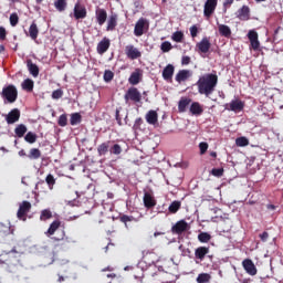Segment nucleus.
<instances>
[{"label": "nucleus", "instance_id": "f257e3e1", "mask_svg": "<svg viewBox=\"0 0 283 283\" xmlns=\"http://www.w3.org/2000/svg\"><path fill=\"white\" fill-rule=\"evenodd\" d=\"M196 85L201 95L209 97L216 91L218 76L216 74H206L199 78Z\"/></svg>", "mask_w": 283, "mask_h": 283}, {"label": "nucleus", "instance_id": "f03ea898", "mask_svg": "<svg viewBox=\"0 0 283 283\" xmlns=\"http://www.w3.org/2000/svg\"><path fill=\"white\" fill-rule=\"evenodd\" d=\"M55 232L56 235L53 238L55 241H63V244L66 243H73L75 242L74 240H72L71 238L65 235V230L61 229V221L60 220H55L50 224V228L48 229V231L45 232V234L48 237L53 235Z\"/></svg>", "mask_w": 283, "mask_h": 283}, {"label": "nucleus", "instance_id": "7ed1b4c3", "mask_svg": "<svg viewBox=\"0 0 283 283\" xmlns=\"http://www.w3.org/2000/svg\"><path fill=\"white\" fill-rule=\"evenodd\" d=\"M1 96L9 103H14L18 98V91L14 85H8L7 87H3Z\"/></svg>", "mask_w": 283, "mask_h": 283}, {"label": "nucleus", "instance_id": "20e7f679", "mask_svg": "<svg viewBox=\"0 0 283 283\" xmlns=\"http://www.w3.org/2000/svg\"><path fill=\"white\" fill-rule=\"evenodd\" d=\"M31 208H32V205L29 201H22L19 205V210L17 212L18 219L22 220V221H25L27 217H28V213L30 212Z\"/></svg>", "mask_w": 283, "mask_h": 283}, {"label": "nucleus", "instance_id": "39448f33", "mask_svg": "<svg viewBox=\"0 0 283 283\" xmlns=\"http://www.w3.org/2000/svg\"><path fill=\"white\" fill-rule=\"evenodd\" d=\"M148 29H149V21L147 19L140 18L135 25L134 34L136 36H142L145 30L147 31Z\"/></svg>", "mask_w": 283, "mask_h": 283}, {"label": "nucleus", "instance_id": "423d86ee", "mask_svg": "<svg viewBox=\"0 0 283 283\" xmlns=\"http://www.w3.org/2000/svg\"><path fill=\"white\" fill-rule=\"evenodd\" d=\"M218 7V0H207L203 8V15L207 19H210L212 14L216 12Z\"/></svg>", "mask_w": 283, "mask_h": 283}, {"label": "nucleus", "instance_id": "0eeeda50", "mask_svg": "<svg viewBox=\"0 0 283 283\" xmlns=\"http://www.w3.org/2000/svg\"><path fill=\"white\" fill-rule=\"evenodd\" d=\"M125 102L133 101L135 103H139L142 101V94L136 87H130L124 96Z\"/></svg>", "mask_w": 283, "mask_h": 283}, {"label": "nucleus", "instance_id": "6e6552de", "mask_svg": "<svg viewBox=\"0 0 283 283\" xmlns=\"http://www.w3.org/2000/svg\"><path fill=\"white\" fill-rule=\"evenodd\" d=\"M245 103L241 99H233L230 104H226L224 108L230 112L239 113L244 109Z\"/></svg>", "mask_w": 283, "mask_h": 283}, {"label": "nucleus", "instance_id": "1a4fd4ad", "mask_svg": "<svg viewBox=\"0 0 283 283\" xmlns=\"http://www.w3.org/2000/svg\"><path fill=\"white\" fill-rule=\"evenodd\" d=\"M87 17V11L80 1L76 2L74 7V18L75 20H83Z\"/></svg>", "mask_w": 283, "mask_h": 283}, {"label": "nucleus", "instance_id": "9d476101", "mask_svg": "<svg viewBox=\"0 0 283 283\" xmlns=\"http://www.w3.org/2000/svg\"><path fill=\"white\" fill-rule=\"evenodd\" d=\"M242 265L248 274L252 276L258 274V269L251 259L243 260Z\"/></svg>", "mask_w": 283, "mask_h": 283}, {"label": "nucleus", "instance_id": "9b49d317", "mask_svg": "<svg viewBox=\"0 0 283 283\" xmlns=\"http://www.w3.org/2000/svg\"><path fill=\"white\" fill-rule=\"evenodd\" d=\"M125 54L129 60H137L142 57V53L134 45H127L125 48Z\"/></svg>", "mask_w": 283, "mask_h": 283}, {"label": "nucleus", "instance_id": "f8f14e48", "mask_svg": "<svg viewBox=\"0 0 283 283\" xmlns=\"http://www.w3.org/2000/svg\"><path fill=\"white\" fill-rule=\"evenodd\" d=\"M188 229L189 224L185 220H180L171 228V231L175 234H182Z\"/></svg>", "mask_w": 283, "mask_h": 283}, {"label": "nucleus", "instance_id": "ddd939ff", "mask_svg": "<svg viewBox=\"0 0 283 283\" xmlns=\"http://www.w3.org/2000/svg\"><path fill=\"white\" fill-rule=\"evenodd\" d=\"M238 19L241 21H249L251 19V10L248 6H243L241 9L237 12Z\"/></svg>", "mask_w": 283, "mask_h": 283}, {"label": "nucleus", "instance_id": "4468645a", "mask_svg": "<svg viewBox=\"0 0 283 283\" xmlns=\"http://www.w3.org/2000/svg\"><path fill=\"white\" fill-rule=\"evenodd\" d=\"M248 38L251 42V46L254 51L260 49V41H259V34L255 31H250L248 34Z\"/></svg>", "mask_w": 283, "mask_h": 283}, {"label": "nucleus", "instance_id": "2eb2a0df", "mask_svg": "<svg viewBox=\"0 0 283 283\" xmlns=\"http://www.w3.org/2000/svg\"><path fill=\"white\" fill-rule=\"evenodd\" d=\"M95 17L98 25L102 27L107 20V12L106 10L98 8L95 11Z\"/></svg>", "mask_w": 283, "mask_h": 283}, {"label": "nucleus", "instance_id": "dca6fc26", "mask_svg": "<svg viewBox=\"0 0 283 283\" xmlns=\"http://www.w3.org/2000/svg\"><path fill=\"white\" fill-rule=\"evenodd\" d=\"M118 15L116 13H112L107 21L106 31L113 32L117 27Z\"/></svg>", "mask_w": 283, "mask_h": 283}, {"label": "nucleus", "instance_id": "f3484780", "mask_svg": "<svg viewBox=\"0 0 283 283\" xmlns=\"http://www.w3.org/2000/svg\"><path fill=\"white\" fill-rule=\"evenodd\" d=\"M156 205H157V201H156V199L153 197V195L149 193V192H145V195H144V206H145L147 209H151V208H154Z\"/></svg>", "mask_w": 283, "mask_h": 283}, {"label": "nucleus", "instance_id": "a211bd4d", "mask_svg": "<svg viewBox=\"0 0 283 283\" xmlns=\"http://www.w3.org/2000/svg\"><path fill=\"white\" fill-rule=\"evenodd\" d=\"M20 118V111L14 108L12 109L6 117L7 123L10 124H14L19 120Z\"/></svg>", "mask_w": 283, "mask_h": 283}, {"label": "nucleus", "instance_id": "6ab92c4d", "mask_svg": "<svg viewBox=\"0 0 283 283\" xmlns=\"http://www.w3.org/2000/svg\"><path fill=\"white\" fill-rule=\"evenodd\" d=\"M197 48H198L199 52L206 54L209 52V50L211 48V43L208 38H203L202 41L197 44Z\"/></svg>", "mask_w": 283, "mask_h": 283}, {"label": "nucleus", "instance_id": "aec40b11", "mask_svg": "<svg viewBox=\"0 0 283 283\" xmlns=\"http://www.w3.org/2000/svg\"><path fill=\"white\" fill-rule=\"evenodd\" d=\"M210 252L209 247H199L195 251L196 259L203 261L206 255Z\"/></svg>", "mask_w": 283, "mask_h": 283}, {"label": "nucleus", "instance_id": "412c9836", "mask_svg": "<svg viewBox=\"0 0 283 283\" xmlns=\"http://www.w3.org/2000/svg\"><path fill=\"white\" fill-rule=\"evenodd\" d=\"M111 46V42L108 39L104 38L98 44H97V53L103 55Z\"/></svg>", "mask_w": 283, "mask_h": 283}, {"label": "nucleus", "instance_id": "4be33fe9", "mask_svg": "<svg viewBox=\"0 0 283 283\" xmlns=\"http://www.w3.org/2000/svg\"><path fill=\"white\" fill-rule=\"evenodd\" d=\"M174 73H175V67H174V65H171V64L167 65V66L164 69V72H163V77H164V80L167 81V82H171V81H172Z\"/></svg>", "mask_w": 283, "mask_h": 283}, {"label": "nucleus", "instance_id": "5701e85b", "mask_svg": "<svg viewBox=\"0 0 283 283\" xmlns=\"http://www.w3.org/2000/svg\"><path fill=\"white\" fill-rule=\"evenodd\" d=\"M191 72L188 71V70H181L179 71V73L176 75V81L178 83H181V82H186L189 77H191Z\"/></svg>", "mask_w": 283, "mask_h": 283}, {"label": "nucleus", "instance_id": "b1692460", "mask_svg": "<svg viewBox=\"0 0 283 283\" xmlns=\"http://www.w3.org/2000/svg\"><path fill=\"white\" fill-rule=\"evenodd\" d=\"M146 120L149 125H156L158 123V114L156 111H149L146 114Z\"/></svg>", "mask_w": 283, "mask_h": 283}, {"label": "nucleus", "instance_id": "393cba45", "mask_svg": "<svg viewBox=\"0 0 283 283\" xmlns=\"http://www.w3.org/2000/svg\"><path fill=\"white\" fill-rule=\"evenodd\" d=\"M140 78H142V71L137 69L135 72L132 73L128 82L132 85H137L140 82Z\"/></svg>", "mask_w": 283, "mask_h": 283}, {"label": "nucleus", "instance_id": "a878e982", "mask_svg": "<svg viewBox=\"0 0 283 283\" xmlns=\"http://www.w3.org/2000/svg\"><path fill=\"white\" fill-rule=\"evenodd\" d=\"M27 66H28V70L30 72V74L33 76V77H38L39 76V73H40V70L38 67V65L33 64L31 60H28L27 61Z\"/></svg>", "mask_w": 283, "mask_h": 283}, {"label": "nucleus", "instance_id": "bb28decb", "mask_svg": "<svg viewBox=\"0 0 283 283\" xmlns=\"http://www.w3.org/2000/svg\"><path fill=\"white\" fill-rule=\"evenodd\" d=\"M11 233L10 224L0 223V241Z\"/></svg>", "mask_w": 283, "mask_h": 283}, {"label": "nucleus", "instance_id": "cd10ccee", "mask_svg": "<svg viewBox=\"0 0 283 283\" xmlns=\"http://www.w3.org/2000/svg\"><path fill=\"white\" fill-rule=\"evenodd\" d=\"M219 33L221 36H224L227 39L231 38L232 31L228 25L219 24Z\"/></svg>", "mask_w": 283, "mask_h": 283}, {"label": "nucleus", "instance_id": "c85d7f7f", "mask_svg": "<svg viewBox=\"0 0 283 283\" xmlns=\"http://www.w3.org/2000/svg\"><path fill=\"white\" fill-rule=\"evenodd\" d=\"M111 143L112 142L108 140V142H105V143L101 144L97 147V153H98L99 156H105L108 153Z\"/></svg>", "mask_w": 283, "mask_h": 283}, {"label": "nucleus", "instance_id": "c756f323", "mask_svg": "<svg viewBox=\"0 0 283 283\" xmlns=\"http://www.w3.org/2000/svg\"><path fill=\"white\" fill-rule=\"evenodd\" d=\"M38 35H39V29H38V25L35 24V22H33L31 25H30V29H29V36L35 41L38 39Z\"/></svg>", "mask_w": 283, "mask_h": 283}, {"label": "nucleus", "instance_id": "7c9ffc66", "mask_svg": "<svg viewBox=\"0 0 283 283\" xmlns=\"http://www.w3.org/2000/svg\"><path fill=\"white\" fill-rule=\"evenodd\" d=\"M191 103V99L190 98H187V97H182L178 104V109L180 113H185L186 112V108L187 106Z\"/></svg>", "mask_w": 283, "mask_h": 283}, {"label": "nucleus", "instance_id": "2f4dec72", "mask_svg": "<svg viewBox=\"0 0 283 283\" xmlns=\"http://www.w3.org/2000/svg\"><path fill=\"white\" fill-rule=\"evenodd\" d=\"M190 112L192 113V115H201L203 113V108L198 102H195L190 107Z\"/></svg>", "mask_w": 283, "mask_h": 283}, {"label": "nucleus", "instance_id": "473e14b6", "mask_svg": "<svg viewBox=\"0 0 283 283\" xmlns=\"http://www.w3.org/2000/svg\"><path fill=\"white\" fill-rule=\"evenodd\" d=\"M54 7L59 12H63L67 7L66 0H55Z\"/></svg>", "mask_w": 283, "mask_h": 283}, {"label": "nucleus", "instance_id": "72a5a7b5", "mask_svg": "<svg viewBox=\"0 0 283 283\" xmlns=\"http://www.w3.org/2000/svg\"><path fill=\"white\" fill-rule=\"evenodd\" d=\"M27 132L28 128L23 124L18 125L14 129V133L19 138L23 137Z\"/></svg>", "mask_w": 283, "mask_h": 283}, {"label": "nucleus", "instance_id": "f704fd0d", "mask_svg": "<svg viewBox=\"0 0 283 283\" xmlns=\"http://www.w3.org/2000/svg\"><path fill=\"white\" fill-rule=\"evenodd\" d=\"M180 208H181V202L178 200H175L174 202H171L168 210L170 213H177Z\"/></svg>", "mask_w": 283, "mask_h": 283}, {"label": "nucleus", "instance_id": "c9c22d12", "mask_svg": "<svg viewBox=\"0 0 283 283\" xmlns=\"http://www.w3.org/2000/svg\"><path fill=\"white\" fill-rule=\"evenodd\" d=\"M211 280V275L208 273H200L197 277L198 283H209Z\"/></svg>", "mask_w": 283, "mask_h": 283}, {"label": "nucleus", "instance_id": "e433bc0d", "mask_svg": "<svg viewBox=\"0 0 283 283\" xmlns=\"http://www.w3.org/2000/svg\"><path fill=\"white\" fill-rule=\"evenodd\" d=\"M33 87H34V83L32 80L30 78H27L23 83H22V88L24 91H28V92H32L33 91Z\"/></svg>", "mask_w": 283, "mask_h": 283}, {"label": "nucleus", "instance_id": "4c0bfd02", "mask_svg": "<svg viewBox=\"0 0 283 283\" xmlns=\"http://www.w3.org/2000/svg\"><path fill=\"white\" fill-rule=\"evenodd\" d=\"M198 240L201 243H208L211 240V235L208 232H201L198 235Z\"/></svg>", "mask_w": 283, "mask_h": 283}, {"label": "nucleus", "instance_id": "58836bf2", "mask_svg": "<svg viewBox=\"0 0 283 283\" xmlns=\"http://www.w3.org/2000/svg\"><path fill=\"white\" fill-rule=\"evenodd\" d=\"M52 218V212L50 209H44L41 211L40 220L46 221Z\"/></svg>", "mask_w": 283, "mask_h": 283}, {"label": "nucleus", "instance_id": "ea45409f", "mask_svg": "<svg viewBox=\"0 0 283 283\" xmlns=\"http://www.w3.org/2000/svg\"><path fill=\"white\" fill-rule=\"evenodd\" d=\"M36 134L32 133V132H29L25 137H24V140L29 144H34L36 142Z\"/></svg>", "mask_w": 283, "mask_h": 283}, {"label": "nucleus", "instance_id": "a19ab883", "mask_svg": "<svg viewBox=\"0 0 283 283\" xmlns=\"http://www.w3.org/2000/svg\"><path fill=\"white\" fill-rule=\"evenodd\" d=\"M184 33L181 31H177L172 34L171 39L172 41L177 42V43H181L184 41Z\"/></svg>", "mask_w": 283, "mask_h": 283}, {"label": "nucleus", "instance_id": "79ce46f5", "mask_svg": "<svg viewBox=\"0 0 283 283\" xmlns=\"http://www.w3.org/2000/svg\"><path fill=\"white\" fill-rule=\"evenodd\" d=\"M30 159H39L41 157V151L38 148H32L28 155Z\"/></svg>", "mask_w": 283, "mask_h": 283}, {"label": "nucleus", "instance_id": "37998d69", "mask_svg": "<svg viewBox=\"0 0 283 283\" xmlns=\"http://www.w3.org/2000/svg\"><path fill=\"white\" fill-rule=\"evenodd\" d=\"M81 119H82L81 115L78 113H75V114L71 115L70 123H71L72 126H75L78 123H81Z\"/></svg>", "mask_w": 283, "mask_h": 283}, {"label": "nucleus", "instance_id": "c03bdc74", "mask_svg": "<svg viewBox=\"0 0 283 283\" xmlns=\"http://www.w3.org/2000/svg\"><path fill=\"white\" fill-rule=\"evenodd\" d=\"M235 143L239 147H245L249 145V139L247 137H239Z\"/></svg>", "mask_w": 283, "mask_h": 283}, {"label": "nucleus", "instance_id": "a18cd8bd", "mask_svg": "<svg viewBox=\"0 0 283 283\" xmlns=\"http://www.w3.org/2000/svg\"><path fill=\"white\" fill-rule=\"evenodd\" d=\"M160 49H161V51H163L164 53H168L169 51L172 50V45H171L170 42L166 41V42H164V43L161 44Z\"/></svg>", "mask_w": 283, "mask_h": 283}, {"label": "nucleus", "instance_id": "49530a36", "mask_svg": "<svg viewBox=\"0 0 283 283\" xmlns=\"http://www.w3.org/2000/svg\"><path fill=\"white\" fill-rule=\"evenodd\" d=\"M10 24L11 27H17V24L19 23V17L17 13H12L9 18Z\"/></svg>", "mask_w": 283, "mask_h": 283}, {"label": "nucleus", "instance_id": "de8ad7c7", "mask_svg": "<svg viewBox=\"0 0 283 283\" xmlns=\"http://www.w3.org/2000/svg\"><path fill=\"white\" fill-rule=\"evenodd\" d=\"M57 124L61 127H65L67 125V116H66V114H63V115L60 116Z\"/></svg>", "mask_w": 283, "mask_h": 283}, {"label": "nucleus", "instance_id": "09e8293b", "mask_svg": "<svg viewBox=\"0 0 283 283\" xmlns=\"http://www.w3.org/2000/svg\"><path fill=\"white\" fill-rule=\"evenodd\" d=\"M211 174L214 176V177H222L223 174H224V169L223 168H213Z\"/></svg>", "mask_w": 283, "mask_h": 283}, {"label": "nucleus", "instance_id": "8fccbe9b", "mask_svg": "<svg viewBox=\"0 0 283 283\" xmlns=\"http://www.w3.org/2000/svg\"><path fill=\"white\" fill-rule=\"evenodd\" d=\"M123 151L122 147L118 144H115L112 148H111V153L114 155H120Z\"/></svg>", "mask_w": 283, "mask_h": 283}, {"label": "nucleus", "instance_id": "3c124183", "mask_svg": "<svg viewBox=\"0 0 283 283\" xmlns=\"http://www.w3.org/2000/svg\"><path fill=\"white\" fill-rule=\"evenodd\" d=\"M46 184L49 185V187L52 189V187L55 185V179L54 177L50 174L48 175V177L45 178Z\"/></svg>", "mask_w": 283, "mask_h": 283}, {"label": "nucleus", "instance_id": "603ef678", "mask_svg": "<svg viewBox=\"0 0 283 283\" xmlns=\"http://www.w3.org/2000/svg\"><path fill=\"white\" fill-rule=\"evenodd\" d=\"M114 78V73L112 71H105L104 80L105 82H111Z\"/></svg>", "mask_w": 283, "mask_h": 283}, {"label": "nucleus", "instance_id": "864d4df0", "mask_svg": "<svg viewBox=\"0 0 283 283\" xmlns=\"http://www.w3.org/2000/svg\"><path fill=\"white\" fill-rule=\"evenodd\" d=\"M62 96H63V91L61 88H59L52 93L53 99H60Z\"/></svg>", "mask_w": 283, "mask_h": 283}, {"label": "nucleus", "instance_id": "5fc2aeb1", "mask_svg": "<svg viewBox=\"0 0 283 283\" xmlns=\"http://www.w3.org/2000/svg\"><path fill=\"white\" fill-rule=\"evenodd\" d=\"M199 148H200V154L205 155L209 148V145L207 143H200Z\"/></svg>", "mask_w": 283, "mask_h": 283}, {"label": "nucleus", "instance_id": "6e6d98bb", "mask_svg": "<svg viewBox=\"0 0 283 283\" xmlns=\"http://www.w3.org/2000/svg\"><path fill=\"white\" fill-rule=\"evenodd\" d=\"M119 219H120L122 222H124L125 224H127V222L134 220V217L124 214V216H122Z\"/></svg>", "mask_w": 283, "mask_h": 283}, {"label": "nucleus", "instance_id": "4d7b16f0", "mask_svg": "<svg viewBox=\"0 0 283 283\" xmlns=\"http://www.w3.org/2000/svg\"><path fill=\"white\" fill-rule=\"evenodd\" d=\"M7 39V31L3 27H0V41H4Z\"/></svg>", "mask_w": 283, "mask_h": 283}, {"label": "nucleus", "instance_id": "13d9d810", "mask_svg": "<svg viewBox=\"0 0 283 283\" xmlns=\"http://www.w3.org/2000/svg\"><path fill=\"white\" fill-rule=\"evenodd\" d=\"M143 123H144V120H143L142 117L137 118V119L135 120L134 128H135V129H139Z\"/></svg>", "mask_w": 283, "mask_h": 283}, {"label": "nucleus", "instance_id": "bf43d9fd", "mask_svg": "<svg viewBox=\"0 0 283 283\" xmlns=\"http://www.w3.org/2000/svg\"><path fill=\"white\" fill-rule=\"evenodd\" d=\"M233 3H234V0H226V1L223 2V9H224V11H227V9H229Z\"/></svg>", "mask_w": 283, "mask_h": 283}, {"label": "nucleus", "instance_id": "052dcab7", "mask_svg": "<svg viewBox=\"0 0 283 283\" xmlns=\"http://www.w3.org/2000/svg\"><path fill=\"white\" fill-rule=\"evenodd\" d=\"M190 33L192 38H196L198 35V28L196 25L191 27Z\"/></svg>", "mask_w": 283, "mask_h": 283}, {"label": "nucleus", "instance_id": "680f3d73", "mask_svg": "<svg viewBox=\"0 0 283 283\" xmlns=\"http://www.w3.org/2000/svg\"><path fill=\"white\" fill-rule=\"evenodd\" d=\"M191 62V59L189 56H184L181 60L182 65H189Z\"/></svg>", "mask_w": 283, "mask_h": 283}, {"label": "nucleus", "instance_id": "e2e57ef3", "mask_svg": "<svg viewBox=\"0 0 283 283\" xmlns=\"http://www.w3.org/2000/svg\"><path fill=\"white\" fill-rule=\"evenodd\" d=\"M269 233L266 232V231H264L262 234H260V238H261V240L263 241V242H266L268 241V239H269Z\"/></svg>", "mask_w": 283, "mask_h": 283}, {"label": "nucleus", "instance_id": "0e129e2a", "mask_svg": "<svg viewBox=\"0 0 283 283\" xmlns=\"http://www.w3.org/2000/svg\"><path fill=\"white\" fill-rule=\"evenodd\" d=\"M179 249L182 251V253H184L185 255L191 253L190 249H185L184 245H180Z\"/></svg>", "mask_w": 283, "mask_h": 283}, {"label": "nucleus", "instance_id": "69168bd1", "mask_svg": "<svg viewBox=\"0 0 283 283\" xmlns=\"http://www.w3.org/2000/svg\"><path fill=\"white\" fill-rule=\"evenodd\" d=\"M116 119L119 125H122V119L119 118V111H116Z\"/></svg>", "mask_w": 283, "mask_h": 283}, {"label": "nucleus", "instance_id": "338daca9", "mask_svg": "<svg viewBox=\"0 0 283 283\" xmlns=\"http://www.w3.org/2000/svg\"><path fill=\"white\" fill-rule=\"evenodd\" d=\"M268 209H269V210H275L276 207H275L274 205H268Z\"/></svg>", "mask_w": 283, "mask_h": 283}, {"label": "nucleus", "instance_id": "774afa93", "mask_svg": "<svg viewBox=\"0 0 283 283\" xmlns=\"http://www.w3.org/2000/svg\"><path fill=\"white\" fill-rule=\"evenodd\" d=\"M210 156L213 157V158H217V153L212 151V153H210Z\"/></svg>", "mask_w": 283, "mask_h": 283}]
</instances>
